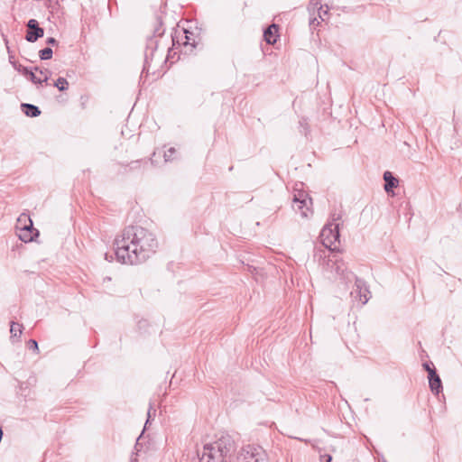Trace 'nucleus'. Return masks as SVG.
Listing matches in <instances>:
<instances>
[{"label":"nucleus","mask_w":462,"mask_h":462,"mask_svg":"<svg viewBox=\"0 0 462 462\" xmlns=\"http://www.w3.org/2000/svg\"><path fill=\"white\" fill-rule=\"evenodd\" d=\"M16 227L18 237L24 243L32 242L39 235V231L32 226V221L25 214L18 217Z\"/></svg>","instance_id":"7ed1b4c3"},{"label":"nucleus","mask_w":462,"mask_h":462,"mask_svg":"<svg viewBox=\"0 0 462 462\" xmlns=\"http://www.w3.org/2000/svg\"><path fill=\"white\" fill-rule=\"evenodd\" d=\"M294 191L295 193L293 194L292 199V208L296 212H300L302 217H308L309 212H311L310 208L311 199L305 191L298 188H295Z\"/></svg>","instance_id":"20e7f679"},{"label":"nucleus","mask_w":462,"mask_h":462,"mask_svg":"<svg viewBox=\"0 0 462 462\" xmlns=\"http://www.w3.org/2000/svg\"><path fill=\"white\" fill-rule=\"evenodd\" d=\"M439 374H437V371L436 369H432L430 370L429 373H428V379H429V382L436 377H438Z\"/></svg>","instance_id":"393cba45"},{"label":"nucleus","mask_w":462,"mask_h":462,"mask_svg":"<svg viewBox=\"0 0 462 462\" xmlns=\"http://www.w3.org/2000/svg\"><path fill=\"white\" fill-rule=\"evenodd\" d=\"M28 346H29L30 349H32L33 351H38L39 350L38 343L34 339H30L28 341Z\"/></svg>","instance_id":"4be33fe9"},{"label":"nucleus","mask_w":462,"mask_h":462,"mask_svg":"<svg viewBox=\"0 0 462 462\" xmlns=\"http://www.w3.org/2000/svg\"><path fill=\"white\" fill-rule=\"evenodd\" d=\"M184 32L186 33V36H185L186 41L184 42V44H185V45H187V44H189V37L187 35V33H188V32H187V31H185Z\"/></svg>","instance_id":"c85d7f7f"},{"label":"nucleus","mask_w":462,"mask_h":462,"mask_svg":"<svg viewBox=\"0 0 462 462\" xmlns=\"http://www.w3.org/2000/svg\"><path fill=\"white\" fill-rule=\"evenodd\" d=\"M355 281V290L351 291V295L355 299H358L362 305H365L368 302L371 298V292L365 283V282L358 277L353 279Z\"/></svg>","instance_id":"0eeeda50"},{"label":"nucleus","mask_w":462,"mask_h":462,"mask_svg":"<svg viewBox=\"0 0 462 462\" xmlns=\"http://www.w3.org/2000/svg\"><path fill=\"white\" fill-rule=\"evenodd\" d=\"M33 76L34 77H29V79L33 84H41L42 82L47 81L49 77V70H39L37 68H35L33 71Z\"/></svg>","instance_id":"f8f14e48"},{"label":"nucleus","mask_w":462,"mask_h":462,"mask_svg":"<svg viewBox=\"0 0 462 462\" xmlns=\"http://www.w3.org/2000/svg\"><path fill=\"white\" fill-rule=\"evenodd\" d=\"M46 43L49 44V45H56V44H58V42L53 37H49L46 40Z\"/></svg>","instance_id":"a878e982"},{"label":"nucleus","mask_w":462,"mask_h":462,"mask_svg":"<svg viewBox=\"0 0 462 462\" xmlns=\"http://www.w3.org/2000/svg\"><path fill=\"white\" fill-rule=\"evenodd\" d=\"M174 153H176V149L174 147L169 148L167 151L164 152V154H163L164 161L166 162H171L174 159L173 158Z\"/></svg>","instance_id":"6ab92c4d"},{"label":"nucleus","mask_w":462,"mask_h":462,"mask_svg":"<svg viewBox=\"0 0 462 462\" xmlns=\"http://www.w3.org/2000/svg\"><path fill=\"white\" fill-rule=\"evenodd\" d=\"M339 236L340 234L338 223L328 224L325 226L320 233L323 245L330 250H333L332 246L335 245L337 242H339Z\"/></svg>","instance_id":"423d86ee"},{"label":"nucleus","mask_w":462,"mask_h":462,"mask_svg":"<svg viewBox=\"0 0 462 462\" xmlns=\"http://www.w3.org/2000/svg\"><path fill=\"white\" fill-rule=\"evenodd\" d=\"M23 325L16 323L14 321L11 322L10 326V333H11V338L13 337H19L22 334Z\"/></svg>","instance_id":"dca6fc26"},{"label":"nucleus","mask_w":462,"mask_h":462,"mask_svg":"<svg viewBox=\"0 0 462 462\" xmlns=\"http://www.w3.org/2000/svg\"><path fill=\"white\" fill-rule=\"evenodd\" d=\"M327 268L331 273L335 272L346 283L351 282L356 275L347 270L346 263L342 260L328 259L327 261Z\"/></svg>","instance_id":"39448f33"},{"label":"nucleus","mask_w":462,"mask_h":462,"mask_svg":"<svg viewBox=\"0 0 462 462\" xmlns=\"http://www.w3.org/2000/svg\"><path fill=\"white\" fill-rule=\"evenodd\" d=\"M152 407L150 406L149 410H148V418H147V420H146V423H148L150 421V419L152 418Z\"/></svg>","instance_id":"cd10ccee"},{"label":"nucleus","mask_w":462,"mask_h":462,"mask_svg":"<svg viewBox=\"0 0 462 462\" xmlns=\"http://www.w3.org/2000/svg\"><path fill=\"white\" fill-rule=\"evenodd\" d=\"M157 41L154 39H151L149 41V44L145 51V63L148 64L149 61H152L155 52L157 51Z\"/></svg>","instance_id":"4468645a"},{"label":"nucleus","mask_w":462,"mask_h":462,"mask_svg":"<svg viewBox=\"0 0 462 462\" xmlns=\"http://www.w3.org/2000/svg\"><path fill=\"white\" fill-rule=\"evenodd\" d=\"M423 368L429 373L430 370L432 369H435L434 367H431L430 366V364L429 363H424L423 365Z\"/></svg>","instance_id":"bb28decb"},{"label":"nucleus","mask_w":462,"mask_h":462,"mask_svg":"<svg viewBox=\"0 0 462 462\" xmlns=\"http://www.w3.org/2000/svg\"><path fill=\"white\" fill-rule=\"evenodd\" d=\"M308 10L311 15H314L318 12V16L321 21H325V16L328 15V7L323 8L322 5L318 0H310Z\"/></svg>","instance_id":"1a4fd4ad"},{"label":"nucleus","mask_w":462,"mask_h":462,"mask_svg":"<svg viewBox=\"0 0 462 462\" xmlns=\"http://www.w3.org/2000/svg\"><path fill=\"white\" fill-rule=\"evenodd\" d=\"M319 461L320 462H331L332 457L328 454H324L319 456Z\"/></svg>","instance_id":"b1692460"},{"label":"nucleus","mask_w":462,"mask_h":462,"mask_svg":"<svg viewBox=\"0 0 462 462\" xmlns=\"http://www.w3.org/2000/svg\"><path fill=\"white\" fill-rule=\"evenodd\" d=\"M319 24V22L316 16L310 17V26L312 29H315Z\"/></svg>","instance_id":"5701e85b"},{"label":"nucleus","mask_w":462,"mask_h":462,"mask_svg":"<svg viewBox=\"0 0 462 462\" xmlns=\"http://www.w3.org/2000/svg\"><path fill=\"white\" fill-rule=\"evenodd\" d=\"M60 91H63L65 90L66 88H58Z\"/></svg>","instance_id":"7c9ffc66"},{"label":"nucleus","mask_w":462,"mask_h":462,"mask_svg":"<svg viewBox=\"0 0 462 462\" xmlns=\"http://www.w3.org/2000/svg\"><path fill=\"white\" fill-rule=\"evenodd\" d=\"M278 26L272 24L267 27L263 32V38L268 44H274L277 41Z\"/></svg>","instance_id":"9b49d317"},{"label":"nucleus","mask_w":462,"mask_h":462,"mask_svg":"<svg viewBox=\"0 0 462 462\" xmlns=\"http://www.w3.org/2000/svg\"><path fill=\"white\" fill-rule=\"evenodd\" d=\"M18 71L27 79H29V77H34L33 70L32 69L23 67L22 65L19 66Z\"/></svg>","instance_id":"aec40b11"},{"label":"nucleus","mask_w":462,"mask_h":462,"mask_svg":"<svg viewBox=\"0 0 462 462\" xmlns=\"http://www.w3.org/2000/svg\"><path fill=\"white\" fill-rule=\"evenodd\" d=\"M383 180H384V190L387 193H390L393 191L394 188H396L399 184L398 179H396L391 171H384L383 173Z\"/></svg>","instance_id":"9d476101"},{"label":"nucleus","mask_w":462,"mask_h":462,"mask_svg":"<svg viewBox=\"0 0 462 462\" xmlns=\"http://www.w3.org/2000/svg\"><path fill=\"white\" fill-rule=\"evenodd\" d=\"M64 85H69V82L62 77L58 78L53 83V87H64Z\"/></svg>","instance_id":"412c9836"},{"label":"nucleus","mask_w":462,"mask_h":462,"mask_svg":"<svg viewBox=\"0 0 462 462\" xmlns=\"http://www.w3.org/2000/svg\"><path fill=\"white\" fill-rule=\"evenodd\" d=\"M22 111L29 117H36L41 115V110L37 106L28 103L21 104Z\"/></svg>","instance_id":"ddd939ff"},{"label":"nucleus","mask_w":462,"mask_h":462,"mask_svg":"<svg viewBox=\"0 0 462 462\" xmlns=\"http://www.w3.org/2000/svg\"><path fill=\"white\" fill-rule=\"evenodd\" d=\"M52 53H53V51L51 48H49V47L44 48L40 51V58L43 60H50L52 57Z\"/></svg>","instance_id":"a211bd4d"},{"label":"nucleus","mask_w":462,"mask_h":462,"mask_svg":"<svg viewBox=\"0 0 462 462\" xmlns=\"http://www.w3.org/2000/svg\"><path fill=\"white\" fill-rule=\"evenodd\" d=\"M299 130L305 136L309 135V134H310V125H309L308 120L306 118L302 117L299 121Z\"/></svg>","instance_id":"f3484780"},{"label":"nucleus","mask_w":462,"mask_h":462,"mask_svg":"<svg viewBox=\"0 0 462 462\" xmlns=\"http://www.w3.org/2000/svg\"><path fill=\"white\" fill-rule=\"evenodd\" d=\"M44 34V30L40 27L39 23L35 19H30L27 23V32L25 40L29 42H35Z\"/></svg>","instance_id":"6e6552de"},{"label":"nucleus","mask_w":462,"mask_h":462,"mask_svg":"<svg viewBox=\"0 0 462 462\" xmlns=\"http://www.w3.org/2000/svg\"><path fill=\"white\" fill-rule=\"evenodd\" d=\"M429 385L432 393L438 395L442 390V383L439 375L429 382Z\"/></svg>","instance_id":"2eb2a0df"},{"label":"nucleus","mask_w":462,"mask_h":462,"mask_svg":"<svg viewBox=\"0 0 462 462\" xmlns=\"http://www.w3.org/2000/svg\"><path fill=\"white\" fill-rule=\"evenodd\" d=\"M115 254L118 262L125 264L144 263L158 248L155 235L140 226L125 227L114 242Z\"/></svg>","instance_id":"f257e3e1"},{"label":"nucleus","mask_w":462,"mask_h":462,"mask_svg":"<svg viewBox=\"0 0 462 462\" xmlns=\"http://www.w3.org/2000/svg\"><path fill=\"white\" fill-rule=\"evenodd\" d=\"M237 462H267V455L260 446L246 445L239 452Z\"/></svg>","instance_id":"f03ea898"},{"label":"nucleus","mask_w":462,"mask_h":462,"mask_svg":"<svg viewBox=\"0 0 462 462\" xmlns=\"http://www.w3.org/2000/svg\"><path fill=\"white\" fill-rule=\"evenodd\" d=\"M130 462H138L136 457H131Z\"/></svg>","instance_id":"c756f323"}]
</instances>
